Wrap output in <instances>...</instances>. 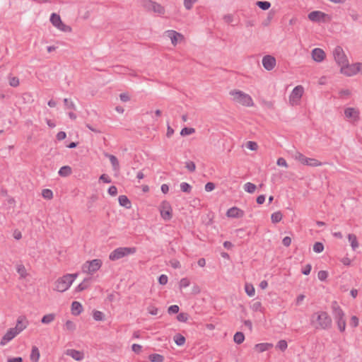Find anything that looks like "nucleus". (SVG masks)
I'll use <instances>...</instances> for the list:
<instances>
[{"mask_svg": "<svg viewBox=\"0 0 362 362\" xmlns=\"http://www.w3.org/2000/svg\"><path fill=\"white\" fill-rule=\"evenodd\" d=\"M310 325L316 329H329L332 327V320L325 311L314 313L310 317Z\"/></svg>", "mask_w": 362, "mask_h": 362, "instance_id": "nucleus-1", "label": "nucleus"}, {"mask_svg": "<svg viewBox=\"0 0 362 362\" xmlns=\"http://www.w3.org/2000/svg\"><path fill=\"white\" fill-rule=\"evenodd\" d=\"M332 313L335 320L337 327L341 332L345 331L346 329V320L344 319L345 313L339 305L338 303L334 300L331 304Z\"/></svg>", "mask_w": 362, "mask_h": 362, "instance_id": "nucleus-2", "label": "nucleus"}, {"mask_svg": "<svg viewBox=\"0 0 362 362\" xmlns=\"http://www.w3.org/2000/svg\"><path fill=\"white\" fill-rule=\"evenodd\" d=\"M230 95L233 96V100L247 107H252L254 105L253 100L250 95L241 90H233L230 92Z\"/></svg>", "mask_w": 362, "mask_h": 362, "instance_id": "nucleus-3", "label": "nucleus"}, {"mask_svg": "<svg viewBox=\"0 0 362 362\" xmlns=\"http://www.w3.org/2000/svg\"><path fill=\"white\" fill-rule=\"evenodd\" d=\"M136 252V248L134 247H118L114 250L109 255V259L112 261L118 260L124 257L128 256L129 255L134 254Z\"/></svg>", "mask_w": 362, "mask_h": 362, "instance_id": "nucleus-4", "label": "nucleus"}, {"mask_svg": "<svg viewBox=\"0 0 362 362\" xmlns=\"http://www.w3.org/2000/svg\"><path fill=\"white\" fill-rule=\"evenodd\" d=\"M102 260L100 259H95L91 261L86 262L82 266V271L83 273L88 274H93L102 266Z\"/></svg>", "mask_w": 362, "mask_h": 362, "instance_id": "nucleus-5", "label": "nucleus"}, {"mask_svg": "<svg viewBox=\"0 0 362 362\" xmlns=\"http://www.w3.org/2000/svg\"><path fill=\"white\" fill-rule=\"evenodd\" d=\"M333 56L336 63L341 67L349 62L344 49L340 46H337L333 50Z\"/></svg>", "mask_w": 362, "mask_h": 362, "instance_id": "nucleus-6", "label": "nucleus"}, {"mask_svg": "<svg viewBox=\"0 0 362 362\" xmlns=\"http://www.w3.org/2000/svg\"><path fill=\"white\" fill-rule=\"evenodd\" d=\"M360 62L349 64L347 62L346 64L343 65L341 67L340 72L347 76H351L359 72Z\"/></svg>", "mask_w": 362, "mask_h": 362, "instance_id": "nucleus-7", "label": "nucleus"}, {"mask_svg": "<svg viewBox=\"0 0 362 362\" xmlns=\"http://www.w3.org/2000/svg\"><path fill=\"white\" fill-rule=\"evenodd\" d=\"M308 17L310 21L316 23H325L330 20V18L327 14L320 11H314L310 12Z\"/></svg>", "mask_w": 362, "mask_h": 362, "instance_id": "nucleus-8", "label": "nucleus"}, {"mask_svg": "<svg viewBox=\"0 0 362 362\" xmlns=\"http://www.w3.org/2000/svg\"><path fill=\"white\" fill-rule=\"evenodd\" d=\"M71 286V284L67 276L64 275L63 276L59 278L55 281V290L59 292H64Z\"/></svg>", "mask_w": 362, "mask_h": 362, "instance_id": "nucleus-9", "label": "nucleus"}, {"mask_svg": "<svg viewBox=\"0 0 362 362\" xmlns=\"http://www.w3.org/2000/svg\"><path fill=\"white\" fill-rule=\"evenodd\" d=\"M172 208L169 202L164 201L160 206V216L165 221H169L172 218Z\"/></svg>", "mask_w": 362, "mask_h": 362, "instance_id": "nucleus-10", "label": "nucleus"}, {"mask_svg": "<svg viewBox=\"0 0 362 362\" xmlns=\"http://www.w3.org/2000/svg\"><path fill=\"white\" fill-rule=\"evenodd\" d=\"M29 322L24 315L18 317L15 327H12L18 334L23 331L28 325Z\"/></svg>", "mask_w": 362, "mask_h": 362, "instance_id": "nucleus-11", "label": "nucleus"}, {"mask_svg": "<svg viewBox=\"0 0 362 362\" xmlns=\"http://www.w3.org/2000/svg\"><path fill=\"white\" fill-rule=\"evenodd\" d=\"M262 65L267 71H272L276 66V59L271 55H266L262 58Z\"/></svg>", "mask_w": 362, "mask_h": 362, "instance_id": "nucleus-12", "label": "nucleus"}, {"mask_svg": "<svg viewBox=\"0 0 362 362\" xmlns=\"http://www.w3.org/2000/svg\"><path fill=\"white\" fill-rule=\"evenodd\" d=\"M303 91V86H297L295 87L290 95V101L293 103L298 101L301 98Z\"/></svg>", "mask_w": 362, "mask_h": 362, "instance_id": "nucleus-13", "label": "nucleus"}, {"mask_svg": "<svg viewBox=\"0 0 362 362\" xmlns=\"http://www.w3.org/2000/svg\"><path fill=\"white\" fill-rule=\"evenodd\" d=\"M18 334V332H16L13 328H10L1 338L0 345L5 346L8 342L11 341Z\"/></svg>", "mask_w": 362, "mask_h": 362, "instance_id": "nucleus-14", "label": "nucleus"}, {"mask_svg": "<svg viewBox=\"0 0 362 362\" xmlns=\"http://www.w3.org/2000/svg\"><path fill=\"white\" fill-rule=\"evenodd\" d=\"M244 214L243 210L235 206L229 209L226 212V216L230 218H242Z\"/></svg>", "mask_w": 362, "mask_h": 362, "instance_id": "nucleus-15", "label": "nucleus"}, {"mask_svg": "<svg viewBox=\"0 0 362 362\" xmlns=\"http://www.w3.org/2000/svg\"><path fill=\"white\" fill-rule=\"evenodd\" d=\"M312 57L314 61L317 62H321L325 57V53L320 48H315L312 51Z\"/></svg>", "mask_w": 362, "mask_h": 362, "instance_id": "nucleus-16", "label": "nucleus"}, {"mask_svg": "<svg viewBox=\"0 0 362 362\" xmlns=\"http://www.w3.org/2000/svg\"><path fill=\"white\" fill-rule=\"evenodd\" d=\"M66 354L77 361H81L84 358L83 352L75 349H68Z\"/></svg>", "mask_w": 362, "mask_h": 362, "instance_id": "nucleus-17", "label": "nucleus"}, {"mask_svg": "<svg viewBox=\"0 0 362 362\" xmlns=\"http://www.w3.org/2000/svg\"><path fill=\"white\" fill-rule=\"evenodd\" d=\"M167 36L170 39L171 42L173 45H176L178 42V39L182 40L183 35L175 30H168L166 32Z\"/></svg>", "mask_w": 362, "mask_h": 362, "instance_id": "nucleus-18", "label": "nucleus"}, {"mask_svg": "<svg viewBox=\"0 0 362 362\" xmlns=\"http://www.w3.org/2000/svg\"><path fill=\"white\" fill-rule=\"evenodd\" d=\"M83 311L82 305L78 301H74L71 303V313L74 315H78Z\"/></svg>", "mask_w": 362, "mask_h": 362, "instance_id": "nucleus-19", "label": "nucleus"}, {"mask_svg": "<svg viewBox=\"0 0 362 362\" xmlns=\"http://www.w3.org/2000/svg\"><path fill=\"white\" fill-rule=\"evenodd\" d=\"M273 347V344L270 343H260L257 344L255 346V349L257 350L258 352H264L265 351L269 350V349Z\"/></svg>", "mask_w": 362, "mask_h": 362, "instance_id": "nucleus-20", "label": "nucleus"}, {"mask_svg": "<svg viewBox=\"0 0 362 362\" xmlns=\"http://www.w3.org/2000/svg\"><path fill=\"white\" fill-rule=\"evenodd\" d=\"M90 278L84 279L83 281L77 286V287L76 288V291L81 292L88 288L90 286Z\"/></svg>", "mask_w": 362, "mask_h": 362, "instance_id": "nucleus-21", "label": "nucleus"}, {"mask_svg": "<svg viewBox=\"0 0 362 362\" xmlns=\"http://www.w3.org/2000/svg\"><path fill=\"white\" fill-rule=\"evenodd\" d=\"M118 201H119V204L122 206H124L127 209H129L131 208V202L129 201V199H128V197L125 195H120L118 198Z\"/></svg>", "mask_w": 362, "mask_h": 362, "instance_id": "nucleus-22", "label": "nucleus"}, {"mask_svg": "<svg viewBox=\"0 0 362 362\" xmlns=\"http://www.w3.org/2000/svg\"><path fill=\"white\" fill-rule=\"evenodd\" d=\"M151 11L156 13L159 15H163L165 13V8L160 4L153 1Z\"/></svg>", "mask_w": 362, "mask_h": 362, "instance_id": "nucleus-23", "label": "nucleus"}, {"mask_svg": "<svg viewBox=\"0 0 362 362\" xmlns=\"http://www.w3.org/2000/svg\"><path fill=\"white\" fill-rule=\"evenodd\" d=\"M105 156L109 158L113 169L115 170H118L119 168V161H118V159L117 158V157L113 155L108 154V153H106Z\"/></svg>", "mask_w": 362, "mask_h": 362, "instance_id": "nucleus-24", "label": "nucleus"}, {"mask_svg": "<svg viewBox=\"0 0 362 362\" xmlns=\"http://www.w3.org/2000/svg\"><path fill=\"white\" fill-rule=\"evenodd\" d=\"M50 21L52 24L56 28L59 27L60 24L62 23L59 15L55 13H52L50 16Z\"/></svg>", "mask_w": 362, "mask_h": 362, "instance_id": "nucleus-25", "label": "nucleus"}, {"mask_svg": "<svg viewBox=\"0 0 362 362\" xmlns=\"http://www.w3.org/2000/svg\"><path fill=\"white\" fill-rule=\"evenodd\" d=\"M344 115L347 118H356L358 117V112L353 107H347L344 110Z\"/></svg>", "mask_w": 362, "mask_h": 362, "instance_id": "nucleus-26", "label": "nucleus"}, {"mask_svg": "<svg viewBox=\"0 0 362 362\" xmlns=\"http://www.w3.org/2000/svg\"><path fill=\"white\" fill-rule=\"evenodd\" d=\"M348 239H349V241L351 243V246L353 250H356V248H358V245H359L356 235H354V234H349L348 235Z\"/></svg>", "mask_w": 362, "mask_h": 362, "instance_id": "nucleus-27", "label": "nucleus"}, {"mask_svg": "<svg viewBox=\"0 0 362 362\" xmlns=\"http://www.w3.org/2000/svg\"><path fill=\"white\" fill-rule=\"evenodd\" d=\"M71 173V168L69 165L62 166L59 170V175L62 177L69 176Z\"/></svg>", "mask_w": 362, "mask_h": 362, "instance_id": "nucleus-28", "label": "nucleus"}, {"mask_svg": "<svg viewBox=\"0 0 362 362\" xmlns=\"http://www.w3.org/2000/svg\"><path fill=\"white\" fill-rule=\"evenodd\" d=\"M139 3L147 11H151L153 1L151 0H139Z\"/></svg>", "mask_w": 362, "mask_h": 362, "instance_id": "nucleus-29", "label": "nucleus"}, {"mask_svg": "<svg viewBox=\"0 0 362 362\" xmlns=\"http://www.w3.org/2000/svg\"><path fill=\"white\" fill-rule=\"evenodd\" d=\"M40 358V351L36 346H33L31 354H30V360L33 362H37Z\"/></svg>", "mask_w": 362, "mask_h": 362, "instance_id": "nucleus-30", "label": "nucleus"}, {"mask_svg": "<svg viewBox=\"0 0 362 362\" xmlns=\"http://www.w3.org/2000/svg\"><path fill=\"white\" fill-rule=\"evenodd\" d=\"M55 319V314L54 313H49L47 315H44L41 319V322L42 324H49L52 322H53Z\"/></svg>", "mask_w": 362, "mask_h": 362, "instance_id": "nucleus-31", "label": "nucleus"}, {"mask_svg": "<svg viewBox=\"0 0 362 362\" xmlns=\"http://www.w3.org/2000/svg\"><path fill=\"white\" fill-rule=\"evenodd\" d=\"M148 359L151 362H163L164 356L158 354H152L148 356Z\"/></svg>", "mask_w": 362, "mask_h": 362, "instance_id": "nucleus-32", "label": "nucleus"}, {"mask_svg": "<svg viewBox=\"0 0 362 362\" xmlns=\"http://www.w3.org/2000/svg\"><path fill=\"white\" fill-rule=\"evenodd\" d=\"M234 341L238 344H242L245 340V335L241 332H237L233 337Z\"/></svg>", "mask_w": 362, "mask_h": 362, "instance_id": "nucleus-33", "label": "nucleus"}, {"mask_svg": "<svg viewBox=\"0 0 362 362\" xmlns=\"http://www.w3.org/2000/svg\"><path fill=\"white\" fill-rule=\"evenodd\" d=\"M243 188L245 192L252 194L256 190L257 187L255 184L248 182L244 185Z\"/></svg>", "mask_w": 362, "mask_h": 362, "instance_id": "nucleus-34", "label": "nucleus"}, {"mask_svg": "<svg viewBox=\"0 0 362 362\" xmlns=\"http://www.w3.org/2000/svg\"><path fill=\"white\" fill-rule=\"evenodd\" d=\"M174 341L177 346H182L185 343V337L180 334H177L174 336Z\"/></svg>", "mask_w": 362, "mask_h": 362, "instance_id": "nucleus-35", "label": "nucleus"}, {"mask_svg": "<svg viewBox=\"0 0 362 362\" xmlns=\"http://www.w3.org/2000/svg\"><path fill=\"white\" fill-rule=\"evenodd\" d=\"M256 4L259 8L264 11L268 10L271 7L270 2L267 1H258Z\"/></svg>", "mask_w": 362, "mask_h": 362, "instance_id": "nucleus-36", "label": "nucleus"}, {"mask_svg": "<svg viewBox=\"0 0 362 362\" xmlns=\"http://www.w3.org/2000/svg\"><path fill=\"white\" fill-rule=\"evenodd\" d=\"M282 217V214L280 211H276L272 214L271 219L272 223H276L281 221Z\"/></svg>", "mask_w": 362, "mask_h": 362, "instance_id": "nucleus-37", "label": "nucleus"}, {"mask_svg": "<svg viewBox=\"0 0 362 362\" xmlns=\"http://www.w3.org/2000/svg\"><path fill=\"white\" fill-rule=\"evenodd\" d=\"M93 317L96 321H103L105 319V315L101 311L94 310L93 313Z\"/></svg>", "mask_w": 362, "mask_h": 362, "instance_id": "nucleus-38", "label": "nucleus"}, {"mask_svg": "<svg viewBox=\"0 0 362 362\" xmlns=\"http://www.w3.org/2000/svg\"><path fill=\"white\" fill-rule=\"evenodd\" d=\"M245 290L246 293L249 296L252 297L255 295V290L254 286L252 284H246L245 286Z\"/></svg>", "mask_w": 362, "mask_h": 362, "instance_id": "nucleus-39", "label": "nucleus"}, {"mask_svg": "<svg viewBox=\"0 0 362 362\" xmlns=\"http://www.w3.org/2000/svg\"><path fill=\"white\" fill-rule=\"evenodd\" d=\"M195 132V129L194 128H192V127H184L181 132H180V134L181 136H187V135H190L193 133Z\"/></svg>", "mask_w": 362, "mask_h": 362, "instance_id": "nucleus-40", "label": "nucleus"}, {"mask_svg": "<svg viewBox=\"0 0 362 362\" xmlns=\"http://www.w3.org/2000/svg\"><path fill=\"white\" fill-rule=\"evenodd\" d=\"M42 195L45 199H51L53 197V192L51 189H45L42 192Z\"/></svg>", "mask_w": 362, "mask_h": 362, "instance_id": "nucleus-41", "label": "nucleus"}, {"mask_svg": "<svg viewBox=\"0 0 362 362\" xmlns=\"http://www.w3.org/2000/svg\"><path fill=\"white\" fill-rule=\"evenodd\" d=\"M324 250V245L322 243L316 242L313 245V250L316 253H320Z\"/></svg>", "mask_w": 362, "mask_h": 362, "instance_id": "nucleus-42", "label": "nucleus"}, {"mask_svg": "<svg viewBox=\"0 0 362 362\" xmlns=\"http://www.w3.org/2000/svg\"><path fill=\"white\" fill-rule=\"evenodd\" d=\"M180 189L183 192L189 193L192 190V186L187 182H182L180 184Z\"/></svg>", "mask_w": 362, "mask_h": 362, "instance_id": "nucleus-43", "label": "nucleus"}, {"mask_svg": "<svg viewBox=\"0 0 362 362\" xmlns=\"http://www.w3.org/2000/svg\"><path fill=\"white\" fill-rule=\"evenodd\" d=\"M65 329L69 330V331H71V332H73L76 329V325L75 323L73 322V321H71V320H67L65 323Z\"/></svg>", "mask_w": 362, "mask_h": 362, "instance_id": "nucleus-44", "label": "nucleus"}, {"mask_svg": "<svg viewBox=\"0 0 362 362\" xmlns=\"http://www.w3.org/2000/svg\"><path fill=\"white\" fill-rule=\"evenodd\" d=\"M188 314L186 313H180L177 315V320L179 322H186L188 320Z\"/></svg>", "mask_w": 362, "mask_h": 362, "instance_id": "nucleus-45", "label": "nucleus"}, {"mask_svg": "<svg viewBox=\"0 0 362 362\" xmlns=\"http://www.w3.org/2000/svg\"><path fill=\"white\" fill-rule=\"evenodd\" d=\"M322 163L315 158H309L308 165L311 167H317L322 165Z\"/></svg>", "mask_w": 362, "mask_h": 362, "instance_id": "nucleus-46", "label": "nucleus"}, {"mask_svg": "<svg viewBox=\"0 0 362 362\" xmlns=\"http://www.w3.org/2000/svg\"><path fill=\"white\" fill-rule=\"evenodd\" d=\"M198 0H184V6L187 10H191L194 3Z\"/></svg>", "mask_w": 362, "mask_h": 362, "instance_id": "nucleus-47", "label": "nucleus"}, {"mask_svg": "<svg viewBox=\"0 0 362 362\" xmlns=\"http://www.w3.org/2000/svg\"><path fill=\"white\" fill-rule=\"evenodd\" d=\"M64 105L66 109H70V110L76 109L74 103L71 100H69L68 98H65L64 100Z\"/></svg>", "mask_w": 362, "mask_h": 362, "instance_id": "nucleus-48", "label": "nucleus"}, {"mask_svg": "<svg viewBox=\"0 0 362 362\" xmlns=\"http://www.w3.org/2000/svg\"><path fill=\"white\" fill-rule=\"evenodd\" d=\"M287 346L288 344L285 340H280L276 345V347L282 351H285L287 349Z\"/></svg>", "mask_w": 362, "mask_h": 362, "instance_id": "nucleus-49", "label": "nucleus"}, {"mask_svg": "<svg viewBox=\"0 0 362 362\" xmlns=\"http://www.w3.org/2000/svg\"><path fill=\"white\" fill-rule=\"evenodd\" d=\"M246 147L251 151H256L258 148V145L255 141H247L246 144Z\"/></svg>", "mask_w": 362, "mask_h": 362, "instance_id": "nucleus-50", "label": "nucleus"}, {"mask_svg": "<svg viewBox=\"0 0 362 362\" xmlns=\"http://www.w3.org/2000/svg\"><path fill=\"white\" fill-rule=\"evenodd\" d=\"M17 272L22 277H25L27 275L26 269L23 264L18 265Z\"/></svg>", "mask_w": 362, "mask_h": 362, "instance_id": "nucleus-51", "label": "nucleus"}, {"mask_svg": "<svg viewBox=\"0 0 362 362\" xmlns=\"http://www.w3.org/2000/svg\"><path fill=\"white\" fill-rule=\"evenodd\" d=\"M180 310L179 306L177 305H170L168 309V313L170 315L178 313Z\"/></svg>", "mask_w": 362, "mask_h": 362, "instance_id": "nucleus-52", "label": "nucleus"}, {"mask_svg": "<svg viewBox=\"0 0 362 362\" xmlns=\"http://www.w3.org/2000/svg\"><path fill=\"white\" fill-rule=\"evenodd\" d=\"M185 168L189 172H194L196 169L195 163L193 161H187L185 163Z\"/></svg>", "mask_w": 362, "mask_h": 362, "instance_id": "nucleus-53", "label": "nucleus"}, {"mask_svg": "<svg viewBox=\"0 0 362 362\" xmlns=\"http://www.w3.org/2000/svg\"><path fill=\"white\" fill-rule=\"evenodd\" d=\"M328 276V273L327 271L321 270L317 274V277L320 281H325Z\"/></svg>", "mask_w": 362, "mask_h": 362, "instance_id": "nucleus-54", "label": "nucleus"}, {"mask_svg": "<svg viewBox=\"0 0 362 362\" xmlns=\"http://www.w3.org/2000/svg\"><path fill=\"white\" fill-rule=\"evenodd\" d=\"M190 284L189 280L187 278H182L180 281V288L187 287Z\"/></svg>", "mask_w": 362, "mask_h": 362, "instance_id": "nucleus-55", "label": "nucleus"}, {"mask_svg": "<svg viewBox=\"0 0 362 362\" xmlns=\"http://www.w3.org/2000/svg\"><path fill=\"white\" fill-rule=\"evenodd\" d=\"M9 85L12 87H17L19 85V79L17 77H11L9 79Z\"/></svg>", "mask_w": 362, "mask_h": 362, "instance_id": "nucleus-56", "label": "nucleus"}, {"mask_svg": "<svg viewBox=\"0 0 362 362\" xmlns=\"http://www.w3.org/2000/svg\"><path fill=\"white\" fill-rule=\"evenodd\" d=\"M57 28L64 32H71V28L69 25H65L63 22L60 24Z\"/></svg>", "mask_w": 362, "mask_h": 362, "instance_id": "nucleus-57", "label": "nucleus"}, {"mask_svg": "<svg viewBox=\"0 0 362 362\" xmlns=\"http://www.w3.org/2000/svg\"><path fill=\"white\" fill-rule=\"evenodd\" d=\"M349 16L354 21H358L360 19V15L356 11H351Z\"/></svg>", "mask_w": 362, "mask_h": 362, "instance_id": "nucleus-58", "label": "nucleus"}, {"mask_svg": "<svg viewBox=\"0 0 362 362\" xmlns=\"http://www.w3.org/2000/svg\"><path fill=\"white\" fill-rule=\"evenodd\" d=\"M147 310L152 315H156L158 313V309L156 307L153 306V305H149L147 308Z\"/></svg>", "mask_w": 362, "mask_h": 362, "instance_id": "nucleus-59", "label": "nucleus"}, {"mask_svg": "<svg viewBox=\"0 0 362 362\" xmlns=\"http://www.w3.org/2000/svg\"><path fill=\"white\" fill-rule=\"evenodd\" d=\"M168 278L165 274H161L158 277V282L161 285H165L168 283Z\"/></svg>", "mask_w": 362, "mask_h": 362, "instance_id": "nucleus-60", "label": "nucleus"}, {"mask_svg": "<svg viewBox=\"0 0 362 362\" xmlns=\"http://www.w3.org/2000/svg\"><path fill=\"white\" fill-rule=\"evenodd\" d=\"M358 318L356 316H352L350 320V325L353 327H356L358 325Z\"/></svg>", "mask_w": 362, "mask_h": 362, "instance_id": "nucleus-61", "label": "nucleus"}, {"mask_svg": "<svg viewBox=\"0 0 362 362\" xmlns=\"http://www.w3.org/2000/svg\"><path fill=\"white\" fill-rule=\"evenodd\" d=\"M205 190L206 192H211L212 190H214L215 189V184L214 182H207L206 185H205Z\"/></svg>", "mask_w": 362, "mask_h": 362, "instance_id": "nucleus-62", "label": "nucleus"}, {"mask_svg": "<svg viewBox=\"0 0 362 362\" xmlns=\"http://www.w3.org/2000/svg\"><path fill=\"white\" fill-rule=\"evenodd\" d=\"M108 193L111 196H115L117 195V188L112 185V186H110L108 189Z\"/></svg>", "mask_w": 362, "mask_h": 362, "instance_id": "nucleus-63", "label": "nucleus"}, {"mask_svg": "<svg viewBox=\"0 0 362 362\" xmlns=\"http://www.w3.org/2000/svg\"><path fill=\"white\" fill-rule=\"evenodd\" d=\"M119 98L122 102H128L130 100V97L127 93H121L119 95Z\"/></svg>", "mask_w": 362, "mask_h": 362, "instance_id": "nucleus-64", "label": "nucleus"}]
</instances>
